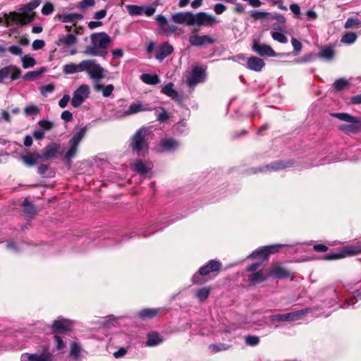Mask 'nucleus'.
<instances>
[{
  "instance_id": "1",
  "label": "nucleus",
  "mask_w": 361,
  "mask_h": 361,
  "mask_svg": "<svg viewBox=\"0 0 361 361\" xmlns=\"http://www.w3.org/2000/svg\"><path fill=\"white\" fill-rule=\"evenodd\" d=\"M90 44L84 50L86 55L104 57L107 54V48L111 42V38L106 32H96L90 35Z\"/></svg>"
},
{
  "instance_id": "2",
  "label": "nucleus",
  "mask_w": 361,
  "mask_h": 361,
  "mask_svg": "<svg viewBox=\"0 0 361 361\" xmlns=\"http://www.w3.org/2000/svg\"><path fill=\"white\" fill-rule=\"evenodd\" d=\"M149 128L142 127L131 137L130 147L137 156H145L149 152Z\"/></svg>"
},
{
  "instance_id": "3",
  "label": "nucleus",
  "mask_w": 361,
  "mask_h": 361,
  "mask_svg": "<svg viewBox=\"0 0 361 361\" xmlns=\"http://www.w3.org/2000/svg\"><path fill=\"white\" fill-rule=\"evenodd\" d=\"M331 116L336 118L346 124L338 126V129L347 135L361 133V119L348 113H332Z\"/></svg>"
},
{
  "instance_id": "4",
  "label": "nucleus",
  "mask_w": 361,
  "mask_h": 361,
  "mask_svg": "<svg viewBox=\"0 0 361 361\" xmlns=\"http://www.w3.org/2000/svg\"><path fill=\"white\" fill-rule=\"evenodd\" d=\"M87 127H82L70 139L67 148L63 150L65 161L71 163L72 159L76 156L79 145L85 137Z\"/></svg>"
},
{
  "instance_id": "5",
  "label": "nucleus",
  "mask_w": 361,
  "mask_h": 361,
  "mask_svg": "<svg viewBox=\"0 0 361 361\" xmlns=\"http://www.w3.org/2000/svg\"><path fill=\"white\" fill-rule=\"evenodd\" d=\"M83 71H86L89 78L95 83L101 82L107 72L95 59L84 60Z\"/></svg>"
},
{
  "instance_id": "6",
  "label": "nucleus",
  "mask_w": 361,
  "mask_h": 361,
  "mask_svg": "<svg viewBox=\"0 0 361 361\" xmlns=\"http://www.w3.org/2000/svg\"><path fill=\"white\" fill-rule=\"evenodd\" d=\"M220 267V262L214 259L209 261L207 264L200 268L198 272L193 275L192 278V283L195 284L202 283L204 281L202 276H207L212 272L218 271Z\"/></svg>"
},
{
  "instance_id": "7",
  "label": "nucleus",
  "mask_w": 361,
  "mask_h": 361,
  "mask_svg": "<svg viewBox=\"0 0 361 361\" xmlns=\"http://www.w3.org/2000/svg\"><path fill=\"white\" fill-rule=\"evenodd\" d=\"M206 72L201 66H195L186 75V82L188 87L193 90L199 83L204 82Z\"/></svg>"
},
{
  "instance_id": "8",
  "label": "nucleus",
  "mask_w": 361,
  "mask_h": 361,
  "mask_svg": "<svg viewBox=\"0 0 361 361\" xmlns=\"http://www.w3.org/2000/svg\"><path fill=\"white\" fill-rule=\"evenodd\" d=\"M219 23V20L207 12L193 13L192 25L212 27Z\"/></svg>"
},
{
  "instance_id": "9",
  "label": "nucleus",
  "mask_w": 361,
  "mask_h": 361,
  "mask_svg": "<svg viewBox=\"0 0 361 361\" xmlns=\"http://www.w3.org/2000/svg\"><path fill=\"white\" fill-rule=\"evenodd\" d=\"M90 94V87L86 84L79 86L73 92L71 99V105L74 108H78L89 97Z\"/></svg>"
},
{
  "instance_id": "10",
  "label": "nucleus",
  "mask_w": 361,
  "mask_h": 361,
  "mask_svg": "<svg viewBox=\"0 0 361 361\" xmlns=\"http://www.w3.org/2000/svg\"><path fill=\"white\" fill-rule=\"evenodd\" d=\"M310 312V309H303L286 314H278L270 316V320L274 322H293L300 319Z\"/></svg>"
},
{
  "instance_id": "11",
  "label": "nucleus",
  "mask_w": 361,
  "mask_h": 361,
  "mask_svg": "<svg viewBox=\"0 0 361 361\" xmlns=\"http://www.w3.org/2000/svg\"><path fill=\"white\" fill-rule=\"evenodd\" d=\"M361 253V245L360 244L347 245L343 247V249L335 254H327L324 259L326 260L337 259L345 257L347 256L355 255Z\"/></svg>"
},
{
  "instance_id": "12",
  "label": "nucleus",
  "mask_w": 361,
  "mask_h": 361,
  "mask_svg": "<svg viewBox=\"0 0 361 361\" xmlns=\"http://www.w3.org/2000/svg\"><path fill=\"white\" fill-rule=\"evenodd\" d=\"M152 109L149 107L148 105L142 104L141 102H138L130 104L129 108L126 110H117L115 112V116L117 118H123L137 114L139 112L151 111Z\"/></svg>"
},
{
  "instance_id": "13",
  "label": "nucleus",
  "mask_w": 361,
  "mask_h": 361,
  "mask_svg": "<svg viewBox=\"0 0 361 361\" xmlns=\"http://www.w3.org/2000/svg\"><path fill=\"white\" fill-rule=\"evenodd\" d=\"M153 164L150 161H146L140 159H135L131 164L133 171L143 176H150Z\"/></svg>"
},
{
  "instance_id": "14",
  "label": "nucleus",
  "mask_w": 361,
  "mask_h": 361,
  "mask_svg": "<svg viewBox=\"0 0 361 361\" xmlns=\"http://www.w3.org/2000/svg\"><path fill=\"white\" fill-rule=\"evenodd\" d=\"M252 49L254 52L260 56H277L278 54L271 47V46L262 44L257 39H253Z\"/></svg>"
},
{
  "instance_id": "15",
  "label": "nucleus",
  "mask_w": 361,
  "mask_h": 361,
  "mask_svg": "<svg viewBox=\"0 0 361 361\" xmlns=\"http://www.w3.org/2000/svg\"><path fill=\"white\" fill-rule=\"evenodd\" d=\"M20 76L21 70L16 66L9 65L0 69V83L8 77L13 81L19 79Z\"/></svg>"
},
{
  "instance_id": "16",
  "label": "nucleus",
  "mask_w": 361,
  "mask_h": 361,
  "mask_svg": "<svg viewBox=\"0 0 361 361\" xmlns=\"http://www.w3.org/2000/svg\"><path fill=\"white\" fill-rule=\"evenodd\" d=\"M282 245H272L259 247L255 250L250 255V257L254 258L256 257H259L262 260H264L268 257L269 255L277 252L279 251V248Z\"/></svg>"
},
{
  "instance_id": "17",
  "label": "nucleus",
  "mask_w": 361,
  "mask_h": 361,
  "mask_svg": "<svg viewBox=\"0 0 361 361\" xmlns=\"http://www.w3.org/2000/svg\"><path fill=\"white\" fill-rule=\"evenodd\" d=\"M180 146L179 142L173 138L162 139L158 147L157 150L160 152H172L176 150Z\"/></svg>"
},
{
  "instance_id": "18",
  "label": "nucleus",
  "mask_w": 361,
  "mask_h": 361,
  "mask_svg": "<svg viewBox=\"0 0 361 361\" xmlns=\"http://www.w3.org/2000/svg\"><path fill=\"white\" fill-rule=\"evenodd\" d=\"M155 20L160 32L162 33L172 34L177 30V27L173 25H169L167 18L161 14L157 15Z\"/></svg>"
},
{
  "instance_id": "19",
  "label": "nucleus",
  "mask_w": 361,
  "mask_h": 361,
  "mask_svg": "<svg viewBox=\"0 0 361 361\" xmlns=\"http://www.w3.org/2000/svg\"><path fill=\"white\" fill-rule=\"evenodd\" d=\"M188 41L191 46L202 47L207 44H212L215 39L209 35H192L189 37Z\"/></svg>"
},
{
  "instance_id": "20",
  "label": "nucleus",
  "mask_w": 361,
  "mask_h": 361,
  "mask_svg": "<svg viewBox=\"0 0 361 361\" xmlns=\"http://www.w3.org/2000/svg\"><path fill=\"white\" fill-rule=\"evenodd\" d=\"M171 20L178 24L185 23L188 26H192L193 13L190 11L176 13L172 15Z\"/></svg>"
},
{
  "instance_id": "21",
  "label": "nucleus",
  "mask_w": 361,
  "mask_h": 361,
  "mask_svg": "<svg viewBox=\"0 0 361 361\" xmlns=\"http://www.w3.org/2000/svg\"><path fill=\"white\" fill-rule=\"evenodd\" d=\"M60 149V145L56 142H52L47 145V147L43 149L42 154H40L42 161L56 157Z\"/></svg>"
},
{
  "instance_id": "22",
  "label": "nucleus",
  "mask_w": 361,
  "mask_h": 361,
  "mask_svg": "<svg viewBox=\"0 0 361 361\" xmlns=\"http://www.w3.org/2000/svg\"><path fill=\"white\" fill-rule=\"evenodd\" d=\"M264 66V61L257 56H251L247 59L246 67L251 71L260 72Z\"/></svg>"
},
{
  "instance_id": "23",
  "label": "nucleus",
  "mask_w": 361,
  "mask_h": 361,
  "mask_svg": "<svg viewBox=\"0 0 361 361\" xmlns=\"http://www.w3.org/2000/svg\"><path fill=\"white\" fill-rule=\"evenodd\" d=\"M71 326V324L69 320L63 318H59L53 322L51 329L55 332H64L69 330Z\"/></svg>"
},
{
  "instance_id": "24",
  "label": "nucleus",
  "mask_w": 361,
  "mask_h": 361,
  "mask_svg": "<svg viewBox=\"0 0 361 361\" xmlns=\"http://www.w3.org/2000/svg\"><path fill=\"white\" fill-rule=\"evenodd\" d=\"M173 51V47L168 42L163 43L155 55V58L159 61H163L166 57L169 56Z\"/></svg>"
},
{
  "instance_id": "25",
  "label": "nucleus",
  "mask_w": 361,
  "mask_h": 361,
  "mask_svg": "<svg viewBox=\"0 0 361 361\" xmlns=\"http://www.w3.org/2000/svg\"><path fill=\"white\" fill-rule=\"evenodd\" d=\"M335 54L336 51L334 47L329 45L322 48L317 54V57L326 61H331L334 59Z\"/></svg>"
},
{
  "instance_id": "26",
  "label": "nucleus",
  "mask_w": 361,
  "mask_h": 361,
  "mask_svg": "<svg viewBox=\"0 0 361 361\" xmlns=\"http://www.w3.org/2000/svg\"><path fill=\"white\" fill-rule=\"evenodd\" d=\"M77 42V38L73 34L62 35L59 37L56 44L59 46L72 47Z\"/></svg>"
},
{
  "instance_id": "27",
  "label": "nucleus",
  "mask_w": 361,
  "mask_h": 361,
  "mask_svg": "<svg viewBox=\"0 0 361 361\" xmlns=\"http://www.w3.org/2000/svg\"><path fill=\"white\" fill-rule=\"evenodd\" d=\"M23 164L27 166H33L39 161H42L41 156L39 153H27L20 157Z\"/></svg>"
},
{
  "instance_id": "28",
  "label": "nucleus",
  "mask_w": 361,
  "mask_h": 361,
  "mask_svg": "<svg viewBox=\"0 0 361 361\" xmlns=\"http://www.w3.org/2000/svg\"><path fill=\"white\" fill-rule=\"evenodd\" d=\"M84 60L80 61L78 64L74 63H69L64 65L63 71L65 74H74L79 72H83Z\"/></svg>"
},
{
  "instance_id": "29",
  "label": "nucleus",
  "mask_w": 361,
  "mask_h": 361,
  "mask_svg": "<svg viewBox=\"0 0 361 361\" xmlns=\"http://www.w3.org/2000/svg\"><path fill=\"white\" fill-rule=\"evenodd\" d=\"M164 342V338L157 332L152 331L147 334L146 345L149 347L160 345Z\"/></svg>"
},
{
  "instance_id": "30",
  "label": "nucleus",
  "mask_w": 361,
  "mask_h": 361,
  "mask_svg": "<svg viewBox=\"0 0 361 361\" xmlns=\"http://www.w3.org/2000/svg\"><path fill=\"white\" fill-rule=\"evenodd\" d=\"M57 18L63 23H75L76 20H81L82 16L78 13H62L57 16Z\"/></svg>"
},
{
  "instance_id": "31",
  "label": "nucleus",
  "mask_w": 361,
  "mask_h": 361,
  "mask_svg": "<svg viewBox=\"0 0 361 361\" xmlns=\"http://www.w3.org/2000/svg\"><path fill=\"white\" fill-rule=\"evenodd\" d=\"M81 352V346L76 342H72L68 361H79Z\"/></svg>"
},
{
  "instance_id": "32",
  "label": "nucleus",
  "mask_w": 361,
  "mask_h": 361,
  "mask_svg": "<svg viewBox=\"0 0 361 361\" xmlns=\"http://www.w3.org/2000/svg\"><path fill=\"white\" fill-rule=\"evenodd\" d=\"M52 354L47 348L41 353H32V361H51Z\"/></svg>"
},
{
  "instance_id": "33",
  "label": "nucleus",
  "mask_w": 361,
  "mask_h": 361,
  "mask_svg": "<svg viewBox=\"0 0 361 361\" xmlns=\"http://www.w3.org/2000/svg\"><path fill=\"white\" fill-rule=\"evenodd\" d=\"M160 309L156 308H147L144 309L138 312L139 317L145 319H152L156 317L159 312Z\"/></svg>"
},
{
  "instance_id": "34",
  "label": "nucleus",
  "mask_w": 361,
  "mask_h": 361,
  "mask_svg": "<svg viewBox=\"0 0 361 361\" xmlns=\"http://www.w3.org/2000/svg\"><path fill=\"white\" fill-rule=\"evenodd\" d=\"M94 90L97 92L102 91L104 97H109L114 90V86L111 84L107 85L97 84L94 85Z\"/></svg>"
},
{
  "instance_id": "35",
  "label": "nucleus",
  "mask_w": 361,
  "mask_h": 361,
  "mask_svg": "<svg viewBox=\"0 0 361 361\" xmlns=\"http://www.w3.org/2000/svg\"><path fill=\"white\" fill-rule=\"evenodd\" d=\"M211 290L212 289L210 287H203L199 288L195 292V297L197 298L200 302H202L208 298L211 293Z\"/></svg>"
},
{
  "instance_id": "36",
  "label": "nucleus",
  "mask_w": 361,
  "mask_h": 361,
  "mask_svg": "<svg viewBox=\"0 0 361 361\" xmlns=\"http://www.w3.org/2000/svg\"><path fill=\"white\" fill-rule=\"evenodd\" d=\"M20 13L17 12H11L8 14L5 13L4 18L6 20V25L9 26L11 25V23L13 24H20Z\"/></svg>"
},
{
  "instance_id": "37",
  "label": "nucleus",
  "mask_w": 361,
  "mask_h": 361,
  "mask_svg": "<svg viewBox=\"0 0 361 361\" xmlns=\"http://www.w3.org/2000/svg\"><path fill=\"white\" fill-rule=\"evenodd\" d=\"M267 279V276L262 272V271H256L250 274L248 277V281L252 283L256 284L264 281Z\"/></svg>"
},
{
  "instance_id": "38",
  "label": "nucleus",
  "mask_w": 361,
  "mask_h": 361,
  "mask_svg": "<svg viewBox=\"0 0 361 361\" xmlns=\"http://www.w3.org/2000/svg\"><path fill=\"white\" fill-rule=\"evenodd\" d=\"M270 274L279 279L288 278L290 274L287 269L281 267H274Z\"/></svg>"
},
{
  "instance_id": "39",
  "label": "nucleus",
  "mask_w": 361,
  "mask_h": 361,
  "mask_svg": "<svg viewBox=\"0 0 361 361\" xmlns=\"http://www.w3.org/2000/svg\"><path fill=\"white\" fill-rule=\"evenodd\" d=\"M141 80L146 84L157 85L161 80L158 75L144 73L141 75Z\"/></svg>"
},
{
  "instance_id": "40",
  "label": "nucleus",
  "mask_w": 361,
  "mask_h": 361,
  "mask_svg": "<svg viewBox=\"0 0 361 361\" xmlns=\"http://www.w3.org/2000/svg\"><path fill=\"white\" fill-rule=\"evenodd\" d=\"M41 0H31L28 4L22 5L19 8L21 13H27L33 11L40 4Z\"/></svg>"
},
{
  "instance_id": "41",
  "label": "nucleus",
  "mask_w": 361,
  "mask_h": 361,
  "mask_svg": "<svg viewBox=\"0 0 361 361\" xmlns=\"http://www.w3.org/2000/svg\"><path fill=\"white\" fill-rule=\"evenodd\" d=\"M286 165L283 161H277L272 163L271 164L267 165L266 166L261 168L259 169V171H278L280 169H285Z\"/></svg>"
},
{
  "instance_id": "42",
  "label": "nucleus",
  "mask_w": 361,
  "mask_h": 361,
  "mask_svg": "<svg viewBox=\"0 0 361 361\" xmlns=\"http://www.w3.org/2000/svg\"><path fill=\"white\" fill-rule=\"evenodd\" d=\"M44 71V68H41L39 70L36 71H29L23 75V79L25 80L33 81L35 79H37Z\"/></svg>"
},
{
  "instance_id": "43",
  "label": "nucleus",
  "mask_w": 361,
  "mask_h": 361,
  "mask_svg": "<svg viewBox=\"0 0 361 361\" xmlns=\"http://www.w3.org/2000/svg\"><path fill=\"white\" fill-rule=\"evenodd\" d=\"M161 93L174 98L177 96V92L173 89V84L172 82H169L166 85H164L161 90Z\"/></svg>"
},
{
  "instance_id": "44",
  "label": "nucleus",
  "mask_w": 361,
  "mask_h": 361,
  "mask_svg": "<svg viewBox=\"0 0 361 361\" xmlns=\"http://www.w3.org/2000/svg\"><path fill=\"white\" fill-rule=\"evenodd\" d=\"M357 37V35L355 32H349L342 37L341 42L343 44H352L356 41Z\"/></svg>"
},
{
  "instance_id": "45",
  "label": "nucleus",
  "mask_w": 361,
  "mask_h": 361,
  "mask_svg": "<svg viewBox=\"0 0 361 361\" xmlns=\"http://www.w3.org/2000/svg\"><path fill=\"white\" fill-rule=\"evenodd\" d=\"M127 9L130 16H139L144 13V6L130 5L127 6Z\"/></svg>"
},
{
  "instance_id": "46",
  "label": "nucleus",
  "mask_w": 361,
  "mask_h": 361,
  "mask_svg": "<svg viewBox=\"0 0 361 361\" xmlns=\"http://www.w3.org/2000/svg\"><path fill=\"white\" fill-rule=\"evenodd\" d=\"M358 300H361V290H357L353 293V297L345 300V305L347 307L354 306Z\"/></svg>"
},
{
  "instance_id": "47",
  "label": "nucleus",
  "mask_w": 361,
  "mask_h": 361,
  "mask_svg": "<svg viewBox=\"0 0 361 361\" xmlns=\"http://www.w3.org/2000/svg\"><path fill=\"white\" fill-rule=\"evenodd\" d=\"M22 63L24 68H28L33 67L36 64V61L33 57L25 55L22 57Z\"/></svg>"
},
{
  "instance_id": "48",
  "label": "nucleus",
  "mask_w": 361,
  "mask_h": 361,
  "mask_svg": "<svg viewBox=\"0 0 361 361\" xmlns=\"http://www.w3.org/2000/svg\"><path fill=\"white\" fill-rule=\"evenodd\" d=\"M20 25H24L32 23L35 20L33 14H28L27 13H20Z\"/></svg>"
},
{
  "instance_id": "49",
  "label": "nucleus",
  "mask_w": 361,
  "mask_h": 361,
  "mask_svg": "<svg viewBox=\"0 0 361 361\" xmlns=\"http://www.w3.org/2000/svg\"><path fill=\"white\" fill-rule=\"evenodd\" d=\"M271 37L274 40L277 41L281 44H286L288 42V38L284 33L281 32H272Z\"/></svg>"
},
{
  "instance_id": "50",
  "label": "nucleus",
  "mask_w": 361,
  "mask_h": 361,
  "mask_svg": "<svg viewBox=\"0 0 361 361\" xmlns=\"http://www.w3.org/2000/svg\"><path fill=\"white\" fill-rule=\"evenodd\" d=\"M23 206L24 207V212L26 213L29 216H32L35 214V209L34 206L30 203L27 199H25L23 202Z\"/></svg>"
},
{
  "instance_id": "51",
  "label": "nucleus",
  "mask_w": 361,
  "mask_h": 361,
  "mask_svg": "<svg viewBox=\"0 0 361 361\" xmlns=\"http://www.w3.org/2000/svg\"><path fill=\"white\" fill-rule=\"evenodd\" d=\"M229 345L225 343L212 344L209 346V350L213 353H217L222 350H226L229 348Z\"/></svg>"
},
{
  "instance_id": "52",
  "label": "nucleus",
  "mask_w": 361,
  "mask_h": 361,
  "mask_svg": "<svg viewBox=\"0 0 361 361\" xmlns=\"http://www.w3.org/2000/svg\"><path fill=\"white\" fill-rule=\"evenodd\" d=\"M187 123L185 121H180L173 126V131L176 134H183L185 132Z\"/></svg>"
},
{
  "instance_id": "53",
  "label": "nucleus",
  "mask_w": 361,
  "mask_h": 361,
  "mask_svg": "<svg viewBox=\"0 0 361 361\" xmlns=\"http://www.w3.org/2000/svg\"><path fill=\"white\" fill-rule=\"evenodd\" d=\"M348 85V82L347 80L344 78H340L336 80L334 82V87L336 90H341L344 89Z\"/></svg>"
},
{
  "instance_id": "54",
  "label": "nucleus",
  "mask_w": 361,
  "mask_h": 361,
  "mask_svg": "<svg viewBox=\"0 0 361 361\" xmlns=\"http://www.w3.org/2000/svg\"><path fill=\"white\" fill-rule=\"evenodd\" d=\"M94 5V0H82L80 1L76 7L80 10H85L88 7L93 6Z\"/></svg>"
},
{
  "instance_id": "55",
  "label": "nucleus",
  "mask_w": 361,
  "mask_h": 361,
  "mask_svg": "<svg viewBox=\"0 0 361 361\" xmlns=\"http://www.w3.org/2000/svg\"><path fill=\"white\" fill-rule=\"evenodd\" d=\"M259 343V338L257 336L249 335L245 337V343L250 346H255Z\"/></svg>"
},
{
  "instance_id": "56",
  "label": "nucleus",
  "mask_w": 361,
  "mask_h": 361,
  "mask_svg": "<svg viewBox=\"0 0 361 361\" xmlns=\"http://www.w3.org/2000/svg\"><path fill=\"white\" fill-rule=\"evenodd\" d=\"M361 24V21L360 19L357 18H348L345 23L344 27L345 28H350L354 25H360Z\"/></svg>"
},
{
  "instance_id": "57",
  "label": "nucleus",
  "mask_w": 361,
  "mask_h": 361,
  "mask_svg": "<svg viewBox=\"0 0 361 361\" xmlns=\"http://www.w3.org/2000/svg\"><path fill=\"white\" fill-rule=\"evenodd\" d=\"M54 90V85L51 84L44 85L40 87V92L44 97H47L48 94L53 92Z\"/></svg>"
},
{
  "instance_id": "58",
  "label": "nucleus",
  "mask_w": 361,
  "mask_h": 361,
  "mask_svg": "<svg viewBox=\"0 0 361 361\" xmlns=\"http://www.w3.org/2000/svg\"><path fill=\"white\" fill-rule=\"evenodd\" d=\"M268 15L269 13L267 11H252L250 13L251 17L255 19H263L265 18Z\"/></svg>"
},
{
  "instance_id": "59",
  "label": "nucleus",
  "mask_w": 361,
  "mask_h": 361,
  "mask_svg": "<svg viewBox=\"0 0 361 361\" xmlns=\"http://www.w3.org/2000/svg\"><path fill=\"white\" fill-rule=\"evenodd\" d=\"M38 124L44 130H49L54 126L53 122L48 120H40Z\"/></svg>"
},
{
  "instance_id": "60",
  "label": "nucleus",
  "mask_w": 361,
  "mask_h": 361,
  "mask_svg": "<svg viewBox=\"0 0 361 361\" xmlns=\"http://www.w3.org/2000/svg\"><path fill=\"white\" fill-rule=\"evenodd\" d=\"M317 57V55H314V54H308L302 57H301L299 59L296 60V63H307L311 61H313Z\"/></svg>"
},
{
  "instance_id": "61",
  "label": "nucleus",
  "mask_w": 361,
  "mask_h": 361,
  "mask_svg": "<svg viewBox=\"0 0 361 361\" xmlns=\"http://www.w3.org/2000/svg\"><path fill=\"white\" fill-rule=\"evenodd\" d=\"M54 341L56 345V348L59 350H63L66 345L63 339L59 336H54Z\"/></svg>"
},
{
  "instance_id": "62",
  "label": "nucleus",
  "mask_w": 361,
  "mask_h": 361,
  "mask_svg": "<svg viewBox=\"0 0 361 361\" xmlns=\"http://www.w3.org/2000/svg\"><path fill=\"white\" fill-rule=\"evenodd\" d=\"M53 11H54V6L51 3H46L42 8V13L43 15H49Z\"/></svg>"
},
{
  "instance_id": "63",
  "label": "nucleus",
  "mask_w": 361,
  "mask_h": 361,
  "mask_svg": "<svg viewBox=\"0 0 361 361\" xmlns=\"http://www.w3.org/2000/svg\"><path fill=\"white\" fill-rule=\"evenodd\" d=\"M8 50L13 55L20 56L23 53L22 49L17 45H12L8 47Z\"/></svg>"
},
{
  "instance_id": "64",
  "label": "nucleus",
  "mask_w": 361,
  "mask_h": 361,
  "mask_svg": "<svg viewBox=\"0 0 361 361\" xmlns=\"http://www.w3.org/2000/svg\"><path fill=\"white\" fill-rule=\"evenodd\" d=\"M226 8H227L224 4L219 3L214 5V11L216 14L220 15L222 14Z\"/></svg>"
}]
</instances>
